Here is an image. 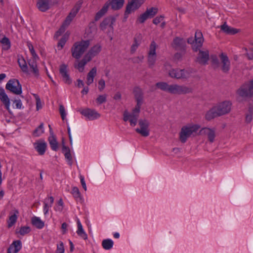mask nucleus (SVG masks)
Masks as SVG:
<instances>
[{
	"label": "nucleus",
	"instance_id": "1",
	"mask_svg": "<svg viewBox=\"0 0 253 253\" xmlns=\"http://www.w3.org/2000/svg\"><path fill=\"white\" fill-rule=\"evenodd\" d=\"M231 106L232 103L230 101L219 102L207 112L206 119L211 120L215 117L227 114L231 111Z\"/></svg>",
	"mask_w": 253,
	"mask_h": 253
},
{
	"label": "nucleus",
	"instance_id": "2",
	"mask_svg": "<svg viewBox=\"0 0 253 253\" xmlns=\"http://www.w3.org/2000/svg\"><path fill=\"white\" fill-rule=\"evenodd\" d=\"M200 126L197 125H190L183 126L179 133V139L182 143H185L188 138L195 136Z\"/></svg>",
	"mask_w": 253,
	"mask_h": 253
},
{
	"label": "nucleus",
	"instance_id": "3",
	"mask_svg": "<svg viewBox=\"0 0 253 253\" xmlns=\"http://www.w3.org/2000/svg\"><path fill=\"white\" fill-rule=\"evenodd\" d=\"M142 103L137 102L135 107L133 109L131 114H129L127 111L126 110L124 112L123 120L125 122L129 121L131 126H135L137 122L139 117L140 109Z\"/></svg>",
	"mask_w": 253,
	"mask_h": 253
},
{
	"label": "nucleus",
	"instance_id": "4",
	"mask_svg": "<svg viewBox=\"0 0 253 253\" xmlns=\"http://www.w3.org/2000/svg\"><path fill=\"white\" fill-rule=\"evenodd\" d=\"M89 44L90 42L88 40L76 42L72 48L73 56L76 59H79L88 48Z\"/></svg>",
	"mask_w": 253,
	"mask_h": 253
},
{
	"label": "nucleus",
	"instance_id": "5",
	"mask_svg": "<svg viewBox=\"0 0 253 253\" xmlns=\"http://www.w3.org/2000/svg\"><path fill=\"white\" fill-rule=\"evenodd\" d=\"M5 88L16 95H20L22 92L21 84L19 81L15 79L9 80L5 85Z\"/></svg>",
	"mask_w": 253,
	"mask_h": 253
},
{
	"label": "nucleus",
	"instance_id": "6",
	"mask_svg": "<svg viewBox=\"0 0 253 253\" xmlns=\"http://www.w3.org/2000/svg\"><path fill=\"white\" fill-rule=\"evenodd\" d=\"M237 93L242 97H251L253 96V80L245 84L237 90Z\"/></svg>",
	"mask_w": 253,
	"mask_h": 253
},
{
	"label": "nucleus",
	"instance_id": "7",
	"mask_svg": "<svg viewBox=\"0 0 253 253\" xmlns=\"http://www.w3.org/2000/svg\"><path fill=\"white\" fill-rule=\"evenodd\" d=\"M190 74L191 72L189 71L179 68L171 69L169 72L170 77L177 79H187L190 77Z\"/></svg>",
	"mask_w": 253,
	"mask_h": 253
},
{
	"label": "nucleus",
	"instance_id": "8",
	"mask_svg": "<svg viewBox=\"0 0 253 253\" xmlns=\"http://www.w3.org/2000/svg\"><path fill=\"white\" fill-rule=\"evenodd\" d=\"M83 3V1L80 0L77 2L75 6L71 10L70 12L69 13L68 15L66 17L65 20H64V28L65 27H68L72 21L76 16L77 14L80 10L82 4Z\"/></svg>",
	"mask_w": 253,
	"mask_h": 253
},
{
	"label": "nucleus",
	"instance_id": "9",
	"mask_svg": "<svg viewBox=\"0 0 253 253\" xmlns=\"http://www.w3.org/2000/svg\"><path fill=\"white\" fill-rule=\"evenodd\" d=\"M192 91L191 88L186 86L173 84L170 85L169 93L174 94H182L190 93Z\"/></svg>",
	"mask_w": 253,
	"mask_h": 253
},
{
	"label": "nucleus",
	"instance_id": "10",
	"mask_svg": "<svg viewBox=\"0 0 253 253\" xmlns=\"http://www.w3.org/2000/svg\"><path fill=\"white\" fill-rule=\"evenodd\" d=\"M54 40L58 41L57 45L55 47L56 52L61 50L63 47V24L57 31L54 36Z\"/></svg>",
	"mask_w": 253,
	"mask_h": 253
},
{
	"label": "nucleus",
	"instance_id": "11",
	"mask_svg": "<svg viewBox=\"0 0 253 253\" xmlns=\"http://www.w3.org/2000/svg\"><path fill=\"white\" fill-rule=\"evenodd\" d=\"M138 125L140 126V128H136V131L143 136H148L149 135V130L148 129L149 126V122L145 119H140L138 121Z\"/></svg>",
	"mask_w": 253,
	"mask_h": 253
},
{
	"label": "nucleus",
	"instance_id": "12",
	"mask_svg": "<svg viewBox=\"0 0 253 253\" xmlns=\"http://www.w3.org/2000/svg\"><path fill=\"white\" fill-rule=\"evenodd\" d=\"M157 44L154 41L152 42L149 48L148 56V62L149 66L152 68L155 64L156 60V48Z\"/></svg>",
	"mask_w": 253,
	"mask_h": 253
},
{
	"label": "nucleus",
	"instance_id": "13",
	"mask_svg": "<svg viewBox=\"0 0 253 253\" xmlns=\"http://www.w3.org/2000/svg\"><path fill=\"white\" fill-rule=\"evenodd\" d=\"M143 2L144 0H131L126 5L125 15L126 16L138 8Z\"/></svg>",
	"mask_w": 253,
	"mask_h": 253
},
{
	"label": "nucleus",
	"instance_id": "14",
	"mask_svg": "<svg viewBox=\"0 0 253 253\" xmlns=\"http://www.w3.org/2000/svg\"><path fill=\"white\" fill-rule=\"evenodd\" d=\"M219 57L221 61L220 64L221 69L224 73H227L230 68V62L229 58L227 56L223 53L220 54Z\"/></svg>",
	"mask_w": 253,
	"mask_h": 253
},
{
	"label": "nucleus",
	"instance_id": "15",
	"mask_svg": "<svg viewBox=\"0 0 253 253\" xmlns=\"http://www.w3.org/2000/svg\"><path fill=\"white\" fill-rule=\"evenodd\" d=\"M81 114L87 117L90 120L96 119L100 117V115L94 110L88 108L80 110Z\"/></svg>",
	"mask_w": 253,
	"mask_h": 253
},
{
	"label": "nucleus",
	"instance_id": "16",
	"mask_svg": "<svg viewBox=\"0 0 253 253\" xmlns=\"http://www.w3.org/2000/svg\"><path fill=\"white\" fill-rule=\"evenodd\" d=\"M209 60V51L206 50H199L198 54L196 61L202 65H205L208 64Z\"/></svg>",
	"mask_w": 253,
	"mask_h": 253
},
{
	"label": "nucleus",
	"instance_id": "17",
	"mask_svg": "<svg viewBox=\"0 0 253 253\" xmlns=\"http://www.w3.org/2000/svg\"><path fill=\"white\" fill-rule=\"evenodd\" d=\"M185 45L184 40L179 37H175L171 43L172 47L177 50L184 51Z\"/></svg>",
	"mask_w": 253,
	"mask_h": 253
},
{
	"label": "nucleus",
	"instance_id": "18",
	"mask_svg": "<svg viewBox=\"0 0 253 253\" xmlns=\"http://www.w3.org/2000/svg\"><path fill=\"white\" fill-rule=\"evenodd\" d=\"M200 133L201 135H206L208 137V140L211 143H212L214 141L215 137L214 129L208 127H204L200 130Z\"/></svg>",
	"mask_w": 253,
	"mask_h": 253
},
{
	"label": "nucleus",
	"instance_id": "19",
	"mask_svg": "<svg viewBox=\"0 0 253 253\" xmlns=\"http://www.w3.org/2000/svg\"><path fill=\"white\" fill-rule=\"evenodd\" d=\"M52 5L51 0H38L37 2L38 8L42 12L47 11Z\"/></svg>",
	"mask_w": 253,
	"mask_h": 253
},
{
	"label": "nucleus",
	"instance_id": "20",
	"mask_svg": "<svg viewBox=\"0 0 253 253\" xmlns=\"http://www.w3.org/2000/svg\"><path fill=\"white\" fill-rule=\"evenodd\" d=\"M35 149L38 152L39 155H43L46 149L47 144L46 142L42 140H39L34 143Z\"/></svg>",
	"mask_w": 253,
	"mask_h": 253
},
{
	"label": "nucleus",
	"instance_id": "21",
	"mask_svg": "<svg viewBox=\"0 0 253 253\" xmlns=\"http://www.w3.org/2000/svg\"><path fill=\"white\" fill-rule=\"evenodd\" d=\"M10 215L9 216L8 219L7 220V226L8 228L11 227L16 222L19 214V211L17 209H14L10 211Z\"/></svg>",
	"mask_w": 253,
	"mask_h": 253
},
{
	"label": "nucleus",
	"instance_id": "22",
	"mask_svg": "<svg viewBox=\"0 0 253 253\" xmlns=\"http://www.w3.org/2000/svg\"><path fill=\"white\" fill-rule=\"evenodd\" d=\"M22 248V243L20 240L13 242L7 250V253H17Z\"/></svg>",
	"mask_w": 253,
	"mask_h": 253
},
{
	"label": "nucleus",
	"instance_id": "23",
	"mask_svg": "<svg viewBox=\"0 0 253 253\" xmlns=\"http://www.w3.org/2000/svg\"><path fill=\"white\" fill-rule=\"evenodd\" d=\"M101 51V46L99 45H95L93 46L88 51V52L84 55L89 61L92 58L97 55Z\"/></svg>",
	"mask_w": 253,
	"mask_h": 253
},
{
	"label": "nucleus",
	"instance_id": "24",
	"mask_svg": "<svg viewBox=\"0 0 253 253\" xmlns=\"http://www.w3.org/2000/svg\"><path fill=\"white\" fill-rule=\"evenodd\" d=\"M0 99L4 104L6 109L8 110L10 107V100L4 89L2 87H0Z\"/></svg>",
	"mask_w": 253,
	"mask_h": 253
},
{
	"label": "nucleus",
	"instance_id": "25",
	"mask_svg": "<svg viewBox=\"0 0 253 253\" xmlns=\"http://www.w3.org/2000/svg\"><path fill=\"white\" fill-rule=\"evenodd\" d=\"M124 0H109L106 3L108 4V6H111L114 10L120 9L124 4Z\"/></svg>",
	"mask_w": 253,
	"mask_h": 253
},
{
	"label": "nucleus",
	"instance_id": "26",
	"mask_svg": "<svg viewBox=\"0 0 253 253\" xmlns=\"http://www.w3.org/2000/svg\"><path fill=\"white\" fill-rule=\"evenodd\" d=\"M195 41L196 42V44H197V45L196 46L195 45H194L193 48L195 51H197L198 48L202 46L203 42L204 41L203 35L201 32L197 31L195 33Z\"/></svg>",
	"mask_w": 253,
	"mask_h": 253
},
{
	"label": "nucleus",
	"instance_id": "27",
	"mask_svg": "<svg viewBox=\"0 0 253 253\" xmlns=\"http://www.w3.org/2000/svg\"><path fill=\"white\" fill-rule=\"evenodd\" d=\"M220 28L223 32L228 35H234L239 32V30L229 26L226 22L221 25Z\"/></svg>",
	"mask_w": 253,
	"mask_h": 253
},
{
	"label": "nucleus",
	"instance_id": "28",
	"mask_svg": "<svg viewBox=\"0 0 253 253\" xmlns=\"http://www.w3.org/2000/svg\"><path fill=\"white\" fill-rule=\"evenodd\" d=\"M37 60V59H30L28 61V64L30 66L31 72L36 77H38L39 75V70L37 68V65L36 62Z\"/></svg>",
	"mask_w": 253,
	"mask_h": 253
},
{
	"label": "nucleus",
	"instance_id": "29",
	"mask_svg": "<svg viewBox=\"0 0 253 253\" xmlns=\"http://www.w3.org/2000/svg\"><path fill=\"white\" fill-rule=\"evenodd\" d=\"M97 74V69L96 67H93L88 72L87 75L86 84L89 85L93 82L94 78L96 76Z\"/></svg>",
	"mask_w": 253,
	"mask_h": 253
},
{
	"label": "nucleus",
	"instance_id": "30",
	"mask_svg": "<svg viewBox=\"0 0 253 253\" xmlns=\"http://www.w3.org/2000/svg\"><path fill=\"white\" fill-rule=\"evenodd\" d=\"M133 93L137 102L143 103V96L142 90L138 87H134Z\"/></svg>",
	"mask_w": 253,
	"mask_h": 253
},
{
	"label": "nucleus",
	"instance_id": "31",
	"mask_svg": "<svg viewBox=\"0 0 253 253\" xmlns=\"http://www.w3.org/2000/svg\"><path fill=\"white\" fill-rule=\"evenodd\" d=\"M115 22V19L113 18H106L100 24V28L102 30H104L107 26L110 27H113V23Z\"/></svg>",
	"mask_w": 253,
	"mask_h": 253
},
{
	"label": "nucleus",
	"instance_id": "32",
	"mask_svg": "<svg viewBox=\"0 0 253 253\" xmlns=\"http://www.w3.org/2000/svg\"><path fill=\"white\" fill-rule=\"evenodd\" d=\"M32 224L38 229H42L44 226V222L40 217L34 216L31 219Z\"/></svg>",
	"mask_w": 253,
	"mask_h": 253
},
{
	"label": "nucleus",
	"instance_id": "33",
	"mask_svg": "<svg viewBox=\"0 0 253 253\" xmlns=\"http://www.w3.org/2000/svg\"><path fill=\"white\" fill-rule=\"evenodd\" d=\"M108 8V4L105 3L103 7L96 14L94 20L95 21H98L107 12Z\"/></svg>",
	"mask_w": 253,
	"mask_h": 253
},
{
	"label": "nucleus",
	"instance_id": "34",
	"mask_svg": "<svg viewBox=\"0 0 253 253\" xmlns=\"http://www.w3.org/2000/svg\"><path fill=\"white\" fill-rule=\"evenodd\" d=\"M48 141L51 149L54 151H56L58 148V145L54 135H50L48 137Z\"/></svg>",
	"mask_w": 253,
	"mask_h": 253
},
{
	"label": "nucleus",
	"instance_id": "35",
	"mask_svg": "<svg viewBox=\"0 0 253 253\" xmlns=\"http://www.w3.org/2000/svg\"><path fill=\"white\" fill-rule=\"evenodd\" d=\"M89 61H90L84 56L83 59L78 62V65H75V67L77 68L80 72H82L84 71V66Z\"/></svg>",
	"mask_w": 253,
	"mask_h": 253
},
{
	"label": "nucleus",
	"instance_id": "36",
	"mask_svg": "<svg viewBox=\"0 0 253 253\" xmlns=\"http://www.w3.org/2000/svg\"><path fill=\"white\" fill-rule=\"evenodd\" d=\"M44 132L43 123H42L40 125L34 130L33 135L35 137H38L43 133Z\"/></svg>",
	"mask_w": 253,
	"mask_h": 253
},
{
	"label": "nucleus",
	"instance_id": "37",
	"mask_svg": "<svg viewBox=\"0 0 253 253\" xmlns=\"http://www.w3.org/2000/svg\"><path fill=\"white\" fill-rule=\"evenodd\" d=\"M156 86L162 90L169 92L170 85L166 82H159L156 84Z\"/></svg>",
	"mask_w": 253,
	"mask_h": 253
},
{
	"label": "nucleus",
	"instance_id": "38",
	"mask_svg": "<svg viewBox=\"0 0 253 253\" xmlns=\"http://www.w3.org/2000/svg\"><path fill=\"white\" fill-rule=\"evenodd\" d=\"M113 244L114 243L112 240L108 239L103 240L102 246L105 250H108L112 248Z\"/></svg>",
	"mask_w": 253,
	"mask_h": 253
},
{
	"label": "nucleus",
	"instance_id": "39",
	"mask_svg": "<svg viewBox=\"0 0 253 253\" xmlns=\"http://www.w3.org/2000/svg\"><path fill=\"white\" fill-rule=\"evenodd\" d=\"M18 62L22 71L25 73H28V66L24 59L23 58L19 59Z\"/></svg>",
	"mask_w": 253,
	"mask_h": 253
},
{
	"label": "nucleus",
	"instance_id": "40",
	"mask_svg": "<svg viewBox=\"0 0 253 253\" xmlns=\"http://www.w3.org/2000/svg\"><path fill=\"white\" fill-rule=\"evenodd\" d=\"M78 230L77 233L78 234L82 237L85 240L87 239V235L84 232L82 225L79 220L78 221Z\"/></svg>",
	"mask_w": 253,
	"mask_h": 253
},
{
	"label": "nucleus",
	"instance_id": "41",
	"mask_svg": "<svg viewBox=\"0 0 253 253\" xmlns=\"http://www.w3.org/2000/svg\"><path fill=\"white\" fill-rule=\"evenodd\" d=\"M64 156L66 159L68 160V164L70 166H71L73 163V160L69 148L64 146Z\"/></svg>",
	"mask_w": 253,
	"mask_h": 253
},
{
	"label": "nucleus",
	"instance_id": "42",
	"mask_svg": "<svg viewBox=\"0 0 253 253\" xmlns=\"http://www.w3.org/2000/svg\"><path fill=\"white\" fill-rule=\"evenodd\" d=\"M31 231V228L29 226H24L21 227L18 231H16V234H19L22 236H24L28 234Z\"/></svg>",
	"mask_w": 253,
	"mask_h": 253
},
{
	"label": "nucleus",
	"instance_id": "43",
	"mask_svg": "<svg viewBox=\"0 0 253 253\" xmlns=\"http://www.w3.org/2000/svg\"><path fill=\"white\" fill-rule=\"evenodd\" d=\"M0 42L3 45V49L7 50L10 47V42L9 40L6 37H3L1 40Z\"/></svg>",
	"mask_w": 253,
	"mask_h": 253
},
{
	"label": "nucleus",
	"instance_id": "44",
	"mask_svg": "<svg viewBox=\"0 0 253 253\" xmlns=\"http://www.w3.org/2000/svg\"><path fill=\"white\" fill-rule=\"evenodd\" d=\"M158 9L156 7H151L147 9L145 11L148 17L150 18L153 17L158 12Z\"/></svg>",
	"mask_w": 253,
	"mask_h": 253
},
{
	"label": "nucleus",
	"instance_id": "45",
	"mask_svg": "<svg viewBox=\"0 0 253 253\" xmlns=\"http://www.w3.org/2000/svg\"><path fill=\"white\" fill-rule=\"evenodd\" d=\"M27 46H28L29 50L33 56V59H38L39 57L38 55L36 54L32 44L30 42H27Z\"/></svg>",
	"mask_w": 253,
	"mask_h": 253
},
{
	"label": "nucleus",
	"instance_id": "46",
	"mask_svg": "<svg viewBox=\"0 0 253 253\" xmlns=\"http://www.w3.org/2000/svg\"><path fill=\"white\" fill-rule=\"evenodd\" d=\"M211 59L214 68H217L220 66L219 60L216 55H211Z\"/></svg>",
	"mask_w": 253,
	"mask_h": 253
},
{
	"label": "nucleus",
	"instance_id": "47",
	"mask_svg": "<svg viewBox=\"0 0 253 253\" xmlns=\"http://www.w3.org/2000/svg\"><path fill=\"white\" fill-rule=\"evenodd\" d=\"M96 101L99 105L106 102L107 101V95L103 94L99 95L96 98Z\"/></svg>",
	"mask_w": 253,
	"mask_h": 253
},
{
	"label": "nucleus",
	"instance_id": "48",
	"mask_svg": "<svg viewBox=\"0 0 253 253\" xmlns=\"http://www.w3.org/2000/svg\"><path fill=\"white\" fill-rule=\"evenodd\" d=\"M72 193L74 196V197L76 198L77 200L79 199V200L81 201H82V198L81 197V194L80 193V191L79 190V189L77 187H74L72 189Z\"/></svg>",
	"mask_w": 253,
	"mask_h": 253
},
{
	"label": "nucleus",
	"instance_id": "49",
	"mask_svg": "<svg viewBox=\"0 0 253 253\" xmlns=\"http://www.w3.org/2000/svg\"><path fill=\"white\" fill-rule=\"evenodd\" d=\"M148 18H149V17L147 15L146 12H145L144 13L140 15V16L138 18L137 20L139 21V23H143L145 22V20H146Z\"/></svg>",
	"mask_w": 253,
	"mask_h": 253
},
{
	"label": "nucleus",
	"instance_id": "50",
	"mask_svg": "<svg viewBox=\"0 0 253 253\" xmlns=\"http://www.w3.org/2000/svg\"><path fill=\"white\" fill-rule=\"evenodd\" d=\"M139 45V43L136 39H134V43L131 46L130 51L132 53H133L136 51Z\"/></svg>",
	"mask_w": 253,
	"mask_h": 253
},
{
	"label": "nucleus",
	"instance_id": "51",
	"mask_svg": "<svg viewBox=\"0 0 253 253\" xmlns=\"http://www.w3.org/2000/svg\"><path fill=\"white\" fill-rule=\"evenodd\" d=\"M105 86V81L103 79H100L98 81V89L100 91H102L104 89Z\"/></svg>",
	"mask_w": 253,
	"mask_h": 253
},
{
	"label": "nucleus",
	"instance_id": "52",
	"mask_svg": "<svg viewBox=\"0 0 253 253\" xmlns=\"http://www.w3.org/2000/svg\"><path fill=\"white\" fill-rule=\"evenodd\" d=\"M64 83L70 84L72 83V80L70 79L69 75L64 69Z\"/></svg>",
	"mask_w": 253,
	"mask_h": 253
},
{
	"label": "nucleus",
	"instance_id": "53",
	"mask_svg": "<svg viewBox=\"0 0 253 253\" xmlns=\"http://www.w3.org/2000/svg\"><path fill=\"white\" fill-rule=\"evenodd\" d=\"M164 18V16L162 15L157 16L153 19V23L155 25H157L158 24L160 23L162 21H163Z\"/></svg>",
	"mask_w": 253,
	"mask_h": 253
},
{
	"label": "nucleus",
	"instance_id": "54",
	"mask_svg": "<svg viewBox=\"0 0 253 253\" xmlns=\"http://www.w3.org/2000/svg\"><path fill=\"white\" fill-rule=\"evenodd\" d=\"M62 205H63L62 199L61 198H60L58 202V205L55 207V210L56 211H61L62 209L61 207L62 206Z\"/></svg>",
	"mask_w": 253,
	"mask_h": 253
},
{
	"label": "nucleus",
	"instance_id": "55",
	"mask_svg": "<svg viewBox=\"0 0 253 253\" xmlns=\"http://www.w3.org/2000/svg\"><path fill=\"white\" fill-rule=\"evenodd\" d=\"M14 104H15V107L17 109H21L22 106V103L20 99L15 100L13 102Z\"/></svg>",
	"mask_w": 253,
	"mask_h": 253
},
{
	"label": "nucleus",
	"instance_id": "56",
	"mask_svg": "<svg viewBox=\"0 0 253 253\" xmlns=\"http://www.w3.org/2000/svg\"><path fill=\"white\" fill-rule=\"evenodd\" d=\"M56 253H63V243L61 242L59 245H57Z\"/></svg>",
	"mask_w": 253,
	"mask_h": 253
},
{
	"label": "nucleus",
	"instance_id": "57",
	"mask_svg": "<svg viewBox=\"0 0 253 253\" xmlns=\"http://www.w3.org/2000/svg\"><path fill=\"white\" fill-rule=\"evenodd\" d=\"M48 204H49V203H48V202H47V201H46V202L44 201L43 211H44V214H47V213L48 211L49 208L50 207H51L50 206H49V205Z\"/></svg>",
	"mask_w": 253,
	"mask_h": 253
},
{
	"label": "nucleus",
	"instance_id": "58",
	"mask_svg": "<svg viewBox=\"0 0 253 253\" xmlns=\"http://www.w3.org/2000/svg\"><path fill=\"white\" fill-rule=\"evenodd\" d=\"M46 201H47V202H48V203H49L48 205H49V206L51 207L52 205L54 202V198L53 197L50 196V197L44 199V202H46Z\"/></svg>",
	"mask_w": 253,
	"mask_h": 253
},
{
	"label": "nucleus",
	"instance_id": "59",
	"mask_svg": "<svg viewBox=\"0 0 253 253\" xmlns=\"http://www.w3.org/2000/svg\"><path fill=\"white\" fill-rule=\"evenodd\" d=\"M252 114L250 112L249 114H247L246 116V122L247 123H250L252 120Z\"/></svg>",
	"mask_w": 253,
	"mask_h": 253
},
{
	"label": "nucleus",
	"instance_id": "60",
	"mask_svg": "<svg viewBox=\"0 0 253 253\" xmlns=\"http://www.w3.org/2000/svg\"><path fill=\"white\" fill-rule=\"evenodd\" d=\"M249 59H253V48L250 49V52L247 53Z\"/></svg>",
	"mask_w": 253,
	"mask_h": 253
},
{
	"label": "nucleus",
	"instance_id": "61",
	"mask_svg": "<svg viewBox=\"0 0 253 253\" xmlns=\"http://www.w3.org/2000/svg\"><path fill=\"white\" fill-rule=\"evenodd\" d=\"M81 184H82V185L83 188L86 191V184H85V181L84 180V179L82 176L81 177Z\"/></svg>",
	"mask_w": 253,
	"mask_h": 253
},
{
	"label": "nucleus",
	"instance_id": "62",
	"mask_svg": "<svg viewBox=\"0 0 253 253\" xmlns=\"http://www.w3.org/2000/svg\"><path fill=\"white\" fill-rule=\"evenodd\" d=\"M114 99L115 100H120L121 99V94L120 92H117L114 96Z\"/></svg>",
	"mask_w": 253,
	"mask_h": 253
},
{
	"label": "nucleus",
	"instance_id": "63",
	"mask_svg": "<svg viewBox=\"0 0 253 253\" xmlns=\"http://www.w3.org/2000/svg\"><path fill=\"white\" fill-rule=\"evenodd\" d=\"M70 34L71 32L69 31H67L64 34V42L68 39Z\"/></svg>",
	"mask_w": 253,
	"mask_h": 253
},
{
	"label": "nucleus",
	"instance_id": "64",
	"mask_svg": "<svg viewBox=\"0 0 253 253\" xmlns=\"http://www.w3.org/2000/svg\"><path fill=\"white\" fill-rule=\"evenodd\" d=\"M36 105H37V110H39L40 108H41V107H42L41 103V101H40V99L39 98H37Z\"/></svg>",
	"mask_w": 253,
	"mask_h": 253
}]
</instances>
